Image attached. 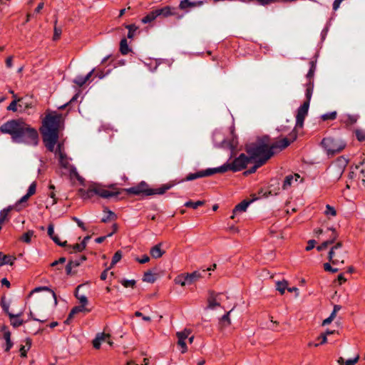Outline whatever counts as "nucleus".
Masks as SVG:
<instances>
[{
	"label": "nucleus",
	"mask_w": 365,
	"mask_h": 365,
	"mask_svg": "<svg viewBox=\"0 0 365 365\" xmlns=\"http://www.w3.org/2000/svg\"><path fill=\"white\" fill-rule=\"evenodd\" d=\"M63 128V118L61 114L53 112L46 115L42 122L41 133L43 142L48 150L54 153L58 158L60 165L67 170L71 176L78 178L76 168L70 163L69 158L65 153L63 143H58L55 146L59 138V132Z\"/></svg>",
	"instance_id": "obj_1"
},
{
	"label": "nucleus",
	"mask_w": 365,
	"mask_h": 365,
	"mask_svg": "<svg viewBox=\"0 0 365 365\" xmlns=\"http://www.w3.org/2000/svg\"><path fill=\"white\" fill-rule=\"evenodd\" d=\"M0 131L9 134L12 141L36 146L38 142V135L35 128H31L22 119L9 120L0 126Z\"/></svg>",
	"instance_id": "obj_2"
},
{
	"label": "nucleus",
	"mask_w": 365,
	"mask_h": 365,
	"mask_svg": "<svg viewBox=\"0 0 365 365\" xmlns=\"http://www.w3.org/2000/svg\"><path fill=\"white\" fill-rule=\"evenodd\" d=\"M246 151L252 160H263L264 164L274 155L272 145H269V138L264 136L257 139L255 143L246 145Z\"/></svg>",
	"instance_id": "obj_3"
},
{
	"label": "nucleus",
	"mask_w": 365,
	"mask_h": 365,
	"mask_svg": "<svg viewBox=\"0 0 365 365\" xmlns=\"http://www.w3.org/2000/svg\"><path fill=\"white\" fill-rule=\"evenodd\" d=\"M120 194V192L114 185H105L100 183H92L88 189L83 192L84 199H91L97 195L101 198L108 199L115 197Z\"/></svg>",
	"instance_id": "obj_4"
},
{
	"label": "nucleus",
	"mask_w": 365,
	"mask_h": 365,
	"mask_svg": "<svg viewBox=\"0 0 365 365\" xmlns=\"http://www.w3.org/2000/svg\"><path fill=\"white\" fill-rule=\"evenodd\" d=\"M313 93V84L309 83L306 88V98L307 100L298 108L296 116V128H302L304 124V120L307 116L309 110V103Z\"/></svg>",
	"instance_id": "obj_5"
},
{
	"label": "nucleus",
	"mask_w": 365,
	"mask_h": 365,
	"mask_svg": "<svg viewBox=\"0 0 365 365\" xmlns=\"http://www.w3.org/2000/svg\"><path fill=\"white\" fill-rule=\"evenodd\" d=\"M252 159L246 156L245 154H241L235 158L231 163H225L220 167L216 168L217 173H223L228 170L234 172L240 171L245 168L246 165L250 162Z\"/></svg>",
	"instance_id": "obj_6"
},
{
	"label": "nucleus",
	"mask_w": 365,
	"mask_h": 365,
	"mask_svg": "<svg viewBox=\"0 0 365 365\" xmlns=\"http://www.w3.org/2000/svg\"><path fill=\"white\" fill-rule=\"evenodd\" d=\"M346 258V251L343 248L341 242H337L330 248L328 259L333 265L343 264Z\"/></svg>",
	"instance_id": "obj_7"
},
{
	"label": "nucleus",
	"mask_w": 365,
	"mask_h": 365,
	"mask_svg": "<svg viewBox=\"0 0 365 365\" xmlns=\"http://www.w3.org/2000/svg\"><path fill=\"white\" fill-rule=\"evenodd\" d=\"M322 146L328 155L341 151L345 148V143L339 138L327 137L322 140Z\"/></svg>",
	"instance_id": "obj_8"
},
{
	"label": "nucleus",
	"mask_w": 365,
	"mask_h": 365,
	"mask_svg": "<svg viewBox=\"0 0 365 365\" xmlns=\"http://www.w3.org/2000/svg\"><path fill=\"white\" fill-rule=\"evenodd\" d=\"M216 264H213L212 267H209L207 269L197 270L192 273L186 274L187 284H191L193 282L199 280L200 278L204 277L207 271L214 270Z\"/></svg>",
	"instance_id": "obj_9"
},
{
	"label": "nucleus",
	"mask_w": 365,
	"mask_h": 365,
	"mask_svg": "<svg viewBox=\"0 0 365 365\" xmlns=\"http://www.w3.org/2000/svg\"><path fill=\"white\" fill-rule=\"evenodd\" d=\"M125 192L128 194H132L135 195H149L148 192L150 191V188L148 187V185L145 182H141L140 184L127 188L125 190Z\"/></svg>",
	"instance_id": "obj_10"
},
{
	"label": "nucleus",
	"mask_w": 365,
	"mask_h": 365,
	"mask_svg": "<svg viewBox=\"0 0 365 365\" xmlns=\"http://www.w3.org/2000/svg\"><path fill=\"white\" fill-rule=\"evenodd\" d=\"M297 138V133L296 132L293 131L289 134V138H284L276 143L272 144V148L273 150L279 149V150H282V149L287 148L291 142H293Z\"/></svg>",
	"instance_id": "obj_11"
},
{
	"label": "nucleus",
	"mask_w": 365,
	"mask_h": 365,
	"mask_svg": "<svg viewBox=\"0 0 365 365\" xmlns=\"http://www.w3.org/2000/svg\"><path fill=\"white\" fill-rule=\"evenodd\" d=\"M215 173H217L216 168H208L205 170H201V171H199L195 173L189 174L188 175H187L185 180L190 181V180H193L199 178L210 176V175H214Z\"/></svg>",
	"instance_id": "obj_12"
},
{
	"label": "nucleus",
	"mask_w": 365,
	"mask_h": 365,
	"mask_svg": "<svg viewBox=\"0 0 365 365\" xmlns=\"http://www.w3.org/2000/svg\"><path fill=\"white\" fill-rule=\"evenodd\" d=\"M221 294L210 292L207 298V309H215L220 306Z\"/></svg>",
	"instance_id": "obj_13"
},
{
	"label": "nucleus",
	"mask_w": 365,
	"mask_h": 365,
	"mask_svg": "<svg viewBox=\"0 0 365 365\" xmlns=\"http://www.w3.org/2000/svg\"><path fill=\"white\" fill-rule=\"evenodd\" d=\"M328 231L331 232L329 239L325 240L324 242H323L320 245H319L317 247V250L319 252L327 249L328 247V246L334 244L338 237V235L336 232L335 230L330 228L328 230Z\"/></svg>",
	"instance_id": "obj_14"
},
{
	"label": "nucleus",
	"mask_w": 365,
	"mask_h": 365,
	"mask_svg": "<svg viewBox=\"0 0 365 365\" xmlns=\"http://www.w3.org/2000/svg\"><path fill=\"white\" fill-rule=\"evenodd\" d=\"M207 1L182 0L179 4V9L187 11V9L202 6Z\"/></svg>",
	"instance_id": "obj_15"
},
{
	"label": "nucleus",
	"mask_w": 365,
	"mask_h": 365,
	"mask_svg": "<svg viewBox=\"0 0 365 365\" xmlns=\"http://www.w3.org/2000/svg\"><path fill=\"white\" fill-rule=\"evenodd\" d=\"M103 342L108 343L110 346L113 344V342L110 340V335L108 334H98L93 340V345L94 348L99 349Z\"/></svg>",
	"instance_id": "obj_16"
},
{
	"label": "nucleus",
	"mask_w": 365,
	"mask_h": 365,
	"mask_svg": "<svg viewBox=\"0 0 365 365\" xmlns=\"http://www.w3.org/2000/svg\"><path fill=\"white\" fill-rule=\"evenodd\" d=\"M3 338L5 340L6 344L4 346V351L8 352L10 351L14 344L11 339V332L5 327L2 328Z\"/></svg>",
	"instance_id": "obj_17"
},
{
	"label": "nucleus",
	"mask_w": 365,
	"mask_h": 365,
	"mask_svg": "<svg viewBox=\"0 0 365 365\" xmlns=\"http://www.w3.org/2000/svg\"><path fill=\"white\" fill-rule=\"evenodd\" d=\"M299 178H300V176L298 174L289 175L286 176V178L284 180L282 188L284 190L289 189L294 183L297 184Z\"/></svg>",
	"instance_id": "obj_18"
},
{
	"label": "nucleus",
	"mask_w": 365,
	"mask_h": 365,
	"mask_svg": "<svg viewBox=\"0 0 365 365\" xmlns=\"http://www.w3.org/2000/svg\"><path fill=\"white\" fill-rule=\"evenodd\" d=\"M359 115L357 114H344L341 117V120L347 125H351L355 124Z\"/></svg>",
	"instance_id": "obj_19"
},
{
	"label": "nucleus",
	"mask_w": 365,
	"mask_h": 365,
	"mask_svg": "<svg viewBox=\"0 0 365 365\" xmlns=\"http://www.w3.org/2000/svg\"><path fill=\"white\" fill-rule=\"evenodd\" d=\"M174 184L173 183H168L165 185H162L160 187L155 188V189H151L150 188V191L148 192L149 195H163L164 194L167 190L173 187Z\"/></svg>",
	"instance_id": "obj_20"
},
{
	"label": "nucleus",
	"mask_w": 365,
	"mask_h": 365,
	"mask_svg": "<svg viewBox=\"0 0 365 365\" xmlns=\"http://www.w3.org/2000/svg\"><path fill=\"white\" fill-rule=\"evenodd\" d=\"M335 331H327L325 333L322 334L317 339L320 340L319 343H314L312 341H310L308 343V346H315L317 347L319 344H324L327 342V336L332 334L334 333Z\"/></svg>",
	"instance_id": "obj_21"
},
{
	"label": "nucleus",
	"mask_w": 365,
	"mask_h": 365,
	"mask_svg": "<svg viewBox=\"0 0 365 365\" xmlns=\"http://www.w3.org/2000/svg\"><path fill=\"white\" fill-rule=\"evenodd\" d=\"M22 315V312H19L16 314H14L12 313H9V317L10 318L11 324L14 327H19L23 324L24 321L20 319V317Z\"/></svg>",
	"instance_id": "obj_22"
},
{
	"label": "nucleus",
	"mask_w": 365,
	"mask_h": 365,
	"mask_svg": "<svg viewBox=\"0 0 365 365\" xmlns=\"http://www.w3.org/2000/svg\"><path fill=\"white\" fill-rule=\"evenodd\" d=\"M161 246L162 243H159L150 249V253L152 257L158 259L165 254V251L161 249Z\"/></svg>",
	"instance_id": "obj_23"
},
{
	"label": "nucleus",
	"mask_w": 365,
	"mask_h": 365,
	"mask_svg": "<svg viewBox=\"0 0 365 365\" xmlns=\"http://www.w3.org/2000/svg\"><path fill=\"white\" fill-rule=\"evenodd\" d=\"M174 10V8L167 6L160 9H156V13L158 14V16H163V17H168L170 16L175 15V13L173 11Z\"/></svg>",
	"instance_id": "obj_24"
},
{
	"label": "nucleus",
	"mask_w": 365,
	"mask_h": 365,
	"mask_svg": "<svg viewBox=\"0 0 365 365\" xmlns=\"http://www.w3.org/2000/svg\"><path fill=\"white\" fill-rule=\"evenodd\" d=\"M250 203V202L244 200V201L241 202L240 203H239L238 205H237L235 206V209L233 210V215L231 216V218L234 219L235 216L238 212H245L247 210Z\"/></svg>",
	"instance_id": "obj_25"
},
{
	"label": "nucleus",
	"mask_w": 365,
	"mask_h": 365,
	"mask_svg": "<svg viewBox=\"0 0 365 365\" xmlns=\"http://www.w3.org/2000/svg\"><path fill=\"white\" fill-rule=\"evenodd\" d=\"M94 72V69L91 70L86 76H78L74 80L73 83L77 84L78 86H83L91 77Z\"/></svg>",
	"instance_id": "obj_26"
},
{
	"label": "nucleus",
	"mask_w": 365,
	"mask_h": 365,
	"mask_svg": "<svg viewBox=\"0 0 365 365\" xmlns=\"http://www.w3.org/2000/svg\"><path fill=\"white\" fill-rule=\"evenodd\" d=\"M15 258L11 255H6L0 252V267L5 264L12 265Z\"/></svg>",
	"instance_id": "obj_27"
},
{
	"label": "nucleus",
	"mask_w": 365,
	"mask_h": 365,
	"mask_svg": "<svg viewBox=\"0 0 365 365\" xmlns=\"http://www.w3.org/2000/svg\"><path fill=\"white\" fill-rule=\"evenodd\" d=\"M356 170H359L361 175V183L365 187V158L355 167Z\"/></svg>",
	"instance_id": "obj_28"
},
{
	"label": "nucleus",
	"mask_w": 365,
	"mask_h": 365,
	"mask_svg": "<svg viewBox=\"0 0 365 365\" xmlns=\"http://www.w3.org/2000/svg\"><path fill=\"white\" fill-rule=\"evenodd\" d=\"M25 342H26V344L21 345L20 349H19V351H20L21 357L26 356V353L31 346V340L30 339H29V338L26 339Z\"/></svg>",
	"instance_id": "obj_29"
},
{
	"label": "nucleus",
	"mask_w": 365,
	"mask_h": 365,
	"mask_svg": "<svg viewBox=\"0 0 365 365\" xmlns=\"http://www.w3.org/2000/svg\"><path fill=\"white\" fill-rule=\"evenodd\" d=\"M287 286L288 282L286 280L277 281L276 282V289L281 294H283L285 292V290L288 289Z\"/></svg>",
	"instance_id": "obj_30"
},
{
	"label": "nucleus",
	"mask_w": 365,
	"mask_h": 365,
	"mask_svg": "<svg viewBox=\"0 0 365 365\" xmlns=\"http://www.w3.org/2000/svg\"><path fill=\"white\" fill-rule=\"evenodd\" d=\"M83 287V285H78L76 289V297L81 304V305L85 306L88 303L87 297L83 294H79V289Z\"/></svg>",
	"instance_id": "obj_31"
},
{
	"label": "nucleus",
	"mask_w": 365,
	"mask_h": 365,
	"mask_svg": "<svg viewBox=\"0 0 365 365\" xmlns=\"http://www.w3.org/2000/svg\"><path fill=\"white\" fill-rule=\"evenodd\" d=\"M158 17V14L156 13V11H153L150 12L148 14H147L145 17H143L141 20L142 23L143 24H148L153 21H154Z\"/></svg>",
	"instance_id": "obj_32"
},
{
	"label": "nucleus",
	"mask_w": 365,
	"mask_h": 365,
	"mask_svg": "<svg viewBox=\"0 0 365 365\" xmlns=\"http://www.w3.org/2000/svg\"><path fill=\"white\" fill-rule=\"evenodd\" d=\"M42 290L48 291V292L51 293V294H52V296H53V297L54 299V304H55V305H56L57 304V299H56V293L52 289L48 288V287H36L34 290H32V292H31V294H32L34 292H40V291H42Z\"/></svg>",
	"instance_id": "obj_33"
},
{
	"label": "nucleus",
	"mask_w": 365,
	"mask_h": 365,
	"mask_svg": "<svg viewBox=\"0 0 365 365\" xmlns=\"http://www.w3.org/2000/svg\"><path fill=\"white\" fill-rule=\"evenodd\" d=\"M120 51L123 55H126L130 51L128 41L125 38L121 39L120 42Z\"/></svg>",
	"instance_id": "obj_34"
},
{
	"label": "nucleus",
	"mask_w": 365,
	"mask_h": 365,
	"mask_svg": "<svg viewBox=\"0 0 365 365\" xmlns=\"http://www.w3.org/2000/svg\"><path fill=\"white\" fill-rule=\"evenodd\" d=\"M174 282L175 284H180L181 285L182 287H184L185 286L186 284H187V277H186V274H179L178 275L175 279H174Z\"/></svg>",
	"instance_id": "obj_35"
},
{
	"label": "nucleus",
	"mask_w": 365,
	"mask_h": 365,
	"mask_svg": "<svg viewBox=\"0 0 365 365\" xmlns=\"http://www.w3.org/2000/svg\"><path fill=\"white\" fill-rule=\"evenodd\" d=\"M232 311V309H231L230 312H228L227 314H225V315H223L222 317V318L220 319V326L222 327H227L231 324V321L230 319V314Z\"/></svg>",
	"instance_id": "obj_36"
},
{
	"label": "nucleus",
	"mask_w": 365,
	"mask_h": 365,
	"mask_svg": "<svg viewBox=\"0 0 365 365\" xmlns=\"http://www.w3.org/2000/svg\"><path fill=\"white\" fill-rule=\"evenodd\" d=\"M125 28L128 29V38H132L135 35L138 27L135 24L126 25Z\"/></svg>",
	"instance_id": "obj_37"
},
{
	"label": "nucleus",
	"mask_w": 365,
	"mask_h": 365,
	"mask_svg": "<svg viewBox=\"0 0 365 365\" xmlns=\"http://www.w3.org/2000/svg\"><path fill=\"white\" fill-rule=\"evenodd\" d=\"M263 164V160H256L255 165L248 169L247 170H246L244 173L245 175L254 173L257 170V169L262 166Z\"/></svg>",
	"instance_id": "obj_38"
},
{
	"label": "nucleus",
	"mask_w": 365,
	"mask_h": 365,
	"mask_svg": "<svg viewBox=\"0 0 365 365\" xmlns=\"http://www.w3.org/2000/svg\"><path fill=\"white\" fill-rule=\"evenodd\" d=\"M12 209L13 207L11 206H9L0 212V221L1 223H4L8 216V214Z\"/></svg>",
	"instance_id": "obj_39"
},
{
	"label": "nucleus",
	"mask_w": 365,
	"mask_h": 365,
	"mask_svg": "<svg viewBox=\"0 0 365 365\" xmlns=\"http://www.w3.org/2000/svg\"><path fill=\"white\" fill-rule=\"evenodd\" d=\"M205 204L204 201L198 200L197 202L187 201L185 203V206L187 207H192L193 209H197L199 206L203 205Z\"/></svg>",
	"instance_id": "obj_40"
},
{
	"label": "nucleus",
	"mask_w": 365,
	"mask_h": 365,
	"mask_svg": "<svg viewBox=\"0 0 365 365\" xmlns=\"http://www.w3.org/2000/svg\"><path fill=\"white\" fill-rule=\"evenodd\" d=\"M70 248L71 249V250H70L71 253L82 252L86 248L85 243L76 244L73 246H70Z\"/></svg>",
	"instance_id": "obj_41"
},
{
	"label": "nucleus",
	"mask_w": 365,
	"mask_h": 365,
	"mask_svg": "<svg viewBox=\"0 0 365 365\" xmlns=\"http://www.w3.org/2000/svg\"><path fill=\"white\" fill-rule=\"evenodd\" d=\"M48 187L51 190V192L48 194V196L52 199L51 205H54L55 204L57 203L58 201V199L56 196V193L54 192L55 186L53 185H50Z\"/></svg>",
	"instance_id": "obj_42"
},
{
	"label": "nucleus",
	"mask_w": 365,
	"mask_h": 365,
	"mask_svg": "<svg viewBox=\"0 0 365 365\" xmlns=\"http://www.w3.org/2000/svg\"><path fill=\"white\" fill-rule=\"evenodd\" d=\"M155 277L151 272L148 271L144 274V276H143L144 282H147L149 283H153L155 282Z\"/></svg>",
	"instance_id": "obj_43"
},
{
	"label": "nucleus",
	"mask_w": 365,
	"mask_h": 365,
	"mask_svg": "<svg viewBox=\"0 0 365 365\" xmlns=\"http://www.w3.org/2000/svg\"><path fill=\"white\" fill-rule=\"evenodd\" d=\"M190 331L189 329H184L182 331L177 332L178 339H186L189 337Z\"/></svg>",
	"instance_id": "obj_44"
},
{
	"label": "nucleus",
	"mask_w": 365,
	"mask_h": 365,
	"mask_svg": "<svg viewBox=\"0 0 365 365\" xmlns=\"http://www.w3.org/2000/svg\"><path fill=\"white\" fill-rule=\"evenodd\" d=\"M336 111H332L322 115V118L323 120H334L336 118Z\"/></svg>",
	"instance_id": "obj_45"
},
{
	"label": "nucleus",
	"mask_w": 365,
	"mask_h": 365,
	"mask_svg": "<svg viewBox=\"0 0 365 365\" xmlns=\"http://www.w3.org/2000/svg\"><path fill=\"white\" fill-rule=\"evenodd\" d=\"M34 231L29 230L24 234L21 239L24 242L29 243L31 242V237L34 236Z\"/></svg>",
	"instance_id": "obj_46"
},
{
	"label": "nucleus",
	"mask_w": 365,
	"mask_h": 365,
	"mask_svg": "<svg viewBox=\"0 0 365 365\" xmlns=\"http://www.w3.org/2000/svg\"><path fill=\"white\" fill-rule=\"evenodd\" d=\"M56 24H57V21H55V26H54V34H53V39L54 41L58 40L60 38L61 33H62V29L60 27H57Z\"/></svg>",
	"instance_id": "obj_47"
},
{
	"label": "nucleus",
	"mask_w": 365,
	"mask_h": 365,
	"mask_svg": "<svg viewBox=\"0 0 365 365\" xmlns=\"http://www.w3.org/2000/svg\"><path fill=\"white\" fill-rule=\"evenodd\" d=\"M21 101H22V99L13 100V101L8 106L7 109L9 110L16 111L17 110V103H21Z\"/></svg>",
	"instance_id": "obj_48"
},
{
	"label": "nucleus",
	"mask_w": 365,
	"mask_h": 365,
	"mask_svg": "<svg viewBox=\"0 0 365 365\" xmlns=\"http://www.w3.org/2000/svg\"><path fill=\"white\" fill-rule=\"evenodd\" d=\"M121 257H122L121 251H117L113 257L112 262H111V266H113L116 263H118L120 260Z\"/></svg>",
	"instance_id": "obj_49"
},
{
	"label": "nucleus",
	"mask_w": 365,
	"mask_h": 365,
	"mask_svg": "<svg viewBox=\"0 0 365 365\" xmlns=\"http://www.w3.org/2000/svg\"><path fill=\"white\" fill-rule=\"evenodd\" d=\"M310 63H311V68H310V69H309V72H308V73H307V78L309 79V83L307 84V86L309 83H312V84L314 85V83H313L311 80H312V77H313V76H314L315 66H314V63H313V62H311Z\"/></svg>",
	"instance_id": "obj_50"
},
{
	"label": "nucleus",
	"mask_w": 365,
	"mask_h": 365,
	"mask_svg": "<svg viewBox=\"0 0 365 365\" xmlns=\"http://www.w3.org/2000/svg\"><path fill=\"white\" fill-rule=\"evenodd\" d=\"M122 285L124 287H133L135 284V281L134 279H123L121 282Z\"/></svg>",
	"instance_id": "obj_51"
},
{
	"label": "nucleus",
	"mask_w": 365,
	"mask_h": 365,
	"mask_svg": "<svg viewBox=\"0 0 365 365\" xmlns=\"http://www.w3.org/2000/svg\"><path fill=\"white\" fill-rule=\"evenodd\" d=\"M324 212L327 215H331L333 217L336 215L335 209L333 207L330 206L329 205H327L326 206V210L324 211Z\"/></svg>",
	"instance_id": "obj_52"
},
{
	"label": "nucleus",
	"mask_w": 365,
	"mask_h": 365,
	"mask_svg": "<svg viewBox=\"0 0 365 365\" xmlns=\"http://www.w3.org/2000/svg\"><path fill=\"white\" fill-rule=\"evenodd\" d=\"M107 214H108L107 216L103 217L101 220V221L103 222H106L109 221L110 220L115 218V217H116L115 213L113 212L110 211V210H108L107 211Z\"/></svg>",
	"instance_id": "obj_53"
},
{
	"label": "nucleus",
	"mask_w": 365,
	"mask_h": 365,
	"mask_svg": "<svg viewBox=\"0 0 365 365\" xmlns=\"http://www.w3.org/2000/svg\"><path fill=\"white\" fill-rule=\"evenodd\" d=\"M324 269L327 272H330L332 273H336L338 272V268H334L331 266V264L328 262L324 264Z\"/></svg>",
	"instance_id": "obj_54"
},
{
	"label": "nucleus",
	"mask_w": 365,
	"mask_h": 365,
	"mask_svg": "<svg viewBox=\"0 0 365 365\" xmlns=\"http://www.w3.org/2000/svg\"><path fill=\"white\" fill-rule=\"evenodd\" d=\"M36 184L35 182H34L30 185L26 194L31 197L36 192Z\"/></svg>",
	"instance_id": "obj_55"
},
{
	"label": "nucleus",
	"mask_w": 365,
	"mask_h": 365,
	"mask_svg": "<svg viewBox=\"0 0 365 365\" xmlns=\"http://www.w3.org/2000/svg\"><path fill=\"white\" fill-rule=\"evenodd\" d=\"M356 135L359 141H365V130H356Z\"/></svg>",
	"instance_id": "obj_56"
},
{
	"label": "nucleus",
	"mask_w": 365,
	"mask_h": 365,
	"mask_svg": "<svg viewBox=\"0 0 365 365\" xmlns=\"http://www.w3.org/2000/svg\"><path fill=\"white\" fill-rule=\"evenodd\" d=\"M86 310V309L85 308V306L83 305L75 307L71 309L72 314H76L79 312H84Z\"/></svg>",
	"instance_id": "obj_57"
},
{
	"label": "nucleus",
	"mask_w": 365,
	"mask_h": 365,
	"mask_svg": "<svg viewBox=\"0 0 365 365\" xmlns=\"http://www.w3.org/2000/svg\"><path fill=\"white\" fill-rule=\"evenodd\" d=\"M178 344L182 348V353H185L187 351V346L185 344V339H178Z\"/></svg>",
	"instance_id": "obj_58"
},
{
	"label": "nucleus",
	"mask_w": 365,
	"mask_h": 365,
	"mask_svg": "<svg viewBox=\"0 0 365 365\" xmlns=\"http://www.w3.org/2000/svg\"><path fill=\"white\" fill-rule=\"evenodd\" d=\"M135 260L140 264H145L150 261V257L148 255H145L142 257V258L136 257Z\"/></svg>",
	"instance_id": "obj_59"
},
{
	"label": "nucleus",
	"mask_w": 365,
	"mask_h": 365,
	"mask_svg": "<svg viewBox=\"0 0 365 365\" xmlns=\"http://www.w3.org/2000/svg\"><path fill=\"white\" fill-rule=\"evenodd\" d=\"M359 359V356H356L354 359H349L345 361L344 365H355L358 362Z\"/></svg>",
	"instance_id": "obj_60"
},
{
	"label": "nucleus",
	"mask_w": 365,
	"mask_h": 365,
	"mask_svg": "<svg viewBox=\"0 0 365 365\" xmlns=\"http://www.w3.org/2000/svg\"><path fill=\"white\" fill-rule=\"evenodd\" d=\"M135 316L138 317H141L143 320H144L145 322H150L151 321V319H150V317L143 316V314L140 312H139V311H137V312H135Z\"/></svg>",
	"instance_id": "obj_61"
},
{
	"label": "nucleus",
	"mask_w": 365,
	"mask_h": 365,
	"mask_svg": "<svg viewBox=\"0 0 365 365\" xmlns=\"http://www.w3.org/2000/svg\"><path fill=\"white\" fill-rule=\"evenodd\" d=\"M53 241L56 243L57 245H58L59 246H61V247H64L66 246V241H65L64 242H61L58 236L56 235H54L52 238Z\"/></svg>",
	"instance_id": "obj_62"
},
{
	"label": "nucleus",
	"mask_w": 365,
	"mask_h": 365,
	"mask_svg": "<svg viewBox=\"0 0 365 365\" xmlns=\"http://www.w3.org/2000/svg\"><path fill=\"white\" fill-rule=\"evenodd\" d=\"M315 244H316V241L315 240H309L308 241V245L306 247V250L307 251H309V250H312L314 247Z\"/></svg>",
	"instance_id": "obj_63"
},
{
	"label": "nucleus",
	"mask_w": 365,
	"mask_h": 365,
	"mask_svg": "<svg viewBox=\"0 0 365 365\" xmlns=\"http://www.w3.org/2000/svg\"><path fill=\"white\" fill-rule=\"evenodd\" d=\"M30 197L29 195H28L27 194H26L25 195H24L18 202L16 204V207H17L20 204H22L24 202H26L29 198Z\"/></svg>",
	"instance_id": "obj_64"
}]
</instances>
